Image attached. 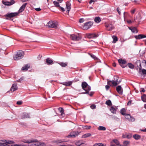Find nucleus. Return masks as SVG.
Masks as SVG:
<instances>
[{"label":"nucleus","instance_id":"obj_6","mask_svg":"<svg viewBox=\"0 0 146 146\" xmlns=\"http://www.w3.org/2000/svg\"><path fill=\"white\" fill-rule=\"evenodd\" d=\"M93 24V23L91 21L86 22L84 24L83 29H88L91 27Z\"/></svg>","mask_w":146,"mask_h":146},{"label":"nucleus","instance_id":"obj_45","mask_svg":"<svg viewBox=\"0 0 146 146\" xmlns=\"http://www.w3.org/2000/svg\"><path fill=\"white\" fill-rule=\"evenodd\" d=\"M112 142L115 143L116 145H118L119 144V142L116 139H113L112 140Z\"/></svg>","mask_w":146,"mask_h":146},{"label":"nucleus","instance_id":"obj_34","mask_svg":"<svg viewBox=\"0 0 146 146\" xmlns=\"http://www.w3.org/2000/svg\"><path fill=\"white\" fill-rule=\"evenodd\" d=\"M22 142L25 143H31L32 142V140L30 139H29V140H25L24 139L23 141Z\"/></svg>","mask_w":146,"mask_h":146},{"label":"nucleus","instance_id":"obj_2","mask_svg":"<svg viewBox=\"0 0 146 146\" xmlns=\"http://www.w3.org/2000/svg\"><path fill=\"white\" fill-rule=\"evenodd\" d=\"M24 55V53L22 50H19L16 54L13 55V59L15 60H17L22 59Z\"/></svg>","mask_w":146,"mask_h":146},{"label":"nucleus","instance_id":"obj_36","mask_svg":"<svg viewBox=\"0 0 146 146\" xmlns=\"http://www.w3.org/2000/svg\"><path fill=\"white\" fill-rule=\"evenodd\" d=\"M112 37L113 39V43H115L116 42V41L117 40V37L116 36L114 35Z\"/></svg>","mask_w":146,"mask_h":146},{"label":"nucleus","instance_id":"obj_63","mask_svg":"<svg viewBox=\"0 0 146 146\" xmlns=\"http://www.w3.org/2000/svg\"><path fill=\"white\" fill-rule=\"evenodd\" d=\"M127 22L129 24H130L132 23V21L131 20H127Z\"/></svg>","mask_w":146,"mask_h":146},{"label":"nucleus","instance_id":"obj_54","mask_svg":"<svg viewBox=\"0 0 146 146\" xmlns=\"http://www.w3.org/2000/svg\"><path fill=\"white\" fill-rule=\"evenodd\" d=\"M79 22L80 23H82L84 22V19L83 18H81L79 19Z\"/></svg>","mask_w":146,"mask_h":146},{"label":"nucleus","instance_id":"obj_3","mask_svg":"<svg viewBox=\"0 0 146 146\" xmlns=\"http://www.w3.org/2000/svg\"><path fill=\"white\" fill-rule=\"evenodd\" d=\"M30 146H45V144L43 143L38 142L36 139L32 140L30 143Z\"/></svg>","mask_w":146,"mask_h":146},{"label":"nucleus","instance_id":"obj_25","mask_svg":"<svg viewBox=\"0 0 146 146\" xmlns=\"http://www.w3.org/2000/svg\"><path fill=\"white\" fill-rule=\"evenodd\" d=\"M59 64L62 67H65L67 65L68 63L65 62V63L63 62H61L59 63Z\"/></svg>","mask_w":146,"mask_h":146},{"label":"nucleus","instance_id":"obj_11","mask_svg":"<svg viewBox=\"0 0 146 146\" xmlns=\"http://www.w3.org/2000/svg\"><path fill=\"white\" fill-rule=\"evenodd\" d=\"M79 133L78 131H74L70 133V134L68 136V137H74L77 136Z\"/></svg>","mask_w":146,"mask_h":146},{"label":"nucleus","instance_id":"obj_40","mask_svg":"<svg viewBox=\"0 0 146 146\" xmlns=\"http://www.w3.org/2000/svg\"><path fill=\"white\" fill-rule=\"evenodd\" d=\"M125 108H123L122 109H121V113L123 115H125L126 114L125 113Z\"/></svg>","mask_w":146,"mask_h":146},{"label":"nucleus","instance_id":"obj_43","mask_svg":"<svg viewBox=\"0 0 146 146\" xmlns=\"http://www.w3.org/2000/svg\"><path fill=\"white\" fill-rule=\"evenodd\" d=\"M94 146H104V144L102 143H97L94 144Z\"/></svg>","mask_w":146,"mask_h":146},{"label":"nucleus","instance_id":"obj_31","mask_svg":"<svg viewBox=\"0 0 146 146\" xmlns=\"http://www.w3.org/2000/svg\"><path fill=\"white\" fill-rule=\"evenodd\" d=\"M29 68V66L26 65L22 68V70H27Z\"/></svg>","mask_w":146,"mask_h":146},{"label":"nucleus","instance_id":"obj_1","mask_svg":"<svg viewBox=\"0 0 146 146\" xmlns=\"http://www.w3.org/2000/svg\"><path fill=\"white\" fill-rule=\"evenodd\" d=\"M114 80L109 81L107 82V84L110 86H116L121 82V80H119V77L117 76H114Z\"/></svg>","mask_w":146,"mask_h":146},{"label":"nucleus","instance_id":"obj_29","mask_svg":"<svg viewBox=\"0 0 146 146\" xmlns=\"http://www.w3.org/2000/svg\"><path fill=\"white\" fill-rule=\"evenodd\" d=\"M4 142H5L7 144H10L14 143H15L14 142L12 141L6 140H4Z\"/></svg>","mask_w":146,"mask_h":146},{"label":"nucleus","instance_id":"obj_56","mask_svg":"<svg viewBox=\"0 0 146 146\" xmlns=\"http://www.w3.org/2000/svg\"><path fill=\"white\" fill-rule=\"evenodd\" d=\"M22 102L21 101H17V104L18 105H21L22 104Z\"/></svg>","mask_w":146,"mask_h":146},{"label":"nucleus","instance_id":"obj_17","mask_svg":"<svg viewBox=\"0 0 146 146\" xmlns=\"http://www.w3.org/2000/svg\"><path fill=\"white\" fill-rule=\"evenodd\" d=\"M17 86L16 84H13L11 88V91H13V92H14L16 90H17Z\"/></svg>","mask_w":146,"mask_h":146},{"label":"nucleus","instance_id":"obj_50","mask_svg":"<svg viewBox=\"0 0 146 146\" xmlns=\"http://www.w3.org/2000/svg\"><path fill=\"white\" fill-rule=\"evenodd\" d=\"M97 1V0H90L89 2V3L90 4H91L92 3H94V2H96Z\"/></svg>","mask_w":146,"mask_h":146},{"label":"nucleus","instance_id":"obj_42","mask_svg":"<svg viewBox=\"0 0 146 146\" xmlns=\"http://www.w3.org/2000/svg\"><path fill=\"white\" fill-rule=\"evenodd\" d=\"M53 3L56 7H59L60 5L59 3L56 1H54Z\"/></svg>","mask_w":146,"mask_h":146},{"label":"nucleus","instance_id":"obj_14","mask_svg":"<svg viewBox=\"0 0 146 146\" xmlns=\"http://www.w3.org/2000/svg\"><path fill=\"white\" fill-rule=\"evenodd\" d=\"M108 31H110L114 28L113 25L111 24H107L105 25Z\"/></svg>","mask_w":146,"mask_h":146},{"label":"nucleus","instance_id":"obj_19","mask_svg":"<svg viewBox=\"0 0 146 146\" xmlns=\"http://www.w3.org/2000/svg\"><path fill=\"white\" fill-rule=\"evenodd\" d=\"M84 90L85 92H84L83 93V94H88V92L89 91L91 90V87L90 86H88L85 89H83Z\"/></svg>","mask_w":146,"mask_h":146},{"label":"nucleus","instance_id":"obj_26","mask_svg":"<svg viewBox=\"0 0 146 146\" xmlns=\"http://www.w3.org/2000/svg\"><path fill=\"white\" fill-rule=\"evenodd\" d=\"M92 135L90 133H87L83 135L82 136V138H85L88 137H89L91 136Z\"/></svg>","mask_w":146,"mask_h":146},{"label":"nucleus","instance_id":"obj_46","mask_svg":"<svg viewBox=\"0 0 146 146\" xmlns=\"http://www.w3.org/2000/svg\"><path fill=\"white\" fill-rule=\"evenodd\" d=\"M24 79V78L23 77H22L20 78L19 80H17L16 81L19 82H21Z\"/></svg>","mask_w":146,"mask_h":146},{"label":"nucleus","instance_id":"obj_41","mask_svg":"<svg viewBox=\"0 0 146 146\" xmlns=\"http://www.w3.org/2000/svg\"><path fill=\"white\" fill-rule=\"evenodd\" d=\"M3 142H1V146H10L9 145L6 143L4 142V140L2 141Z\"/></svg>","mask_w":146,"mask_h":146},{"label":"nucleus","instance_id":"obj_53","mask_svg":"<svg viewBox=\"0 0 146 146\" xmlns=\"http://www.w3.org/2000/svg\"><path fill=\"white\" fill-rule=\"evenodd\" d=\"M91 56L95 60H96L97 59V58L96 57V56L94 55H91Z\"/></svg>","mask_w":146,"mask_h":146},{"label":"nucleus","instance_id":"obj_59","mask_svg":"<svg viewBox=\"0 0 146 146\" xmlns=\"http://www.w3.org/2000/svg\"><path fill=\"white\" fill-rule=\"evenodd\" d=\"M135 12V9H134L131 11V12L132 14H134Z\"/></svg>","mask_w":146,"mask_h":146},{"label":"nucleus","instance_id":"obj_60","mask_svg":"<svg viewBox=\"0 0 146 146\" xmlns=\"http://www.w3.org/2000/svg\"><path fill=\"white\" fill-rule=\"evenodd\" d=\"M59 7H60V9H61V10L62 12H63L65 10H64V8H63L61 7H60V6Z\"/></svg>","mask_w":146,"mask_h":146},{"label":"nucleus","instance_id":"obj_18","mask_svg":"<svg viewBox=\"0 0 146 146\" xmlns=\"http://www.w3.org/2000/svg\"><path fill=\"white\" fill-rule=\"evenodd\" d=\"M66 8L67 9L68 13L69 12L71 9V4L69 2H67L66 3Z\"/></svg>","mask_w":146,"mask_h":146},{"label":"nucleus","instance_id":"obj_12","mask_svg":"<svg viewBox=\"0 0 146 146\" xmlns=\"http://www.w3.org/2000/svg\"><path fill=\"white\" fill-rule=\"evenodd\" d=\"M117 109V107L116 106H111L110 108V110L112 113L116 114Z\"/></svg>","mask_w":146,"mask_h":146},{"label":"nucleus","instance_id":"obj_13","mask_svg":"<svg viewBox=\"0 0 146 146\" xmlns=\"http://www.w3.org/2000/svg\"><path fill=\"white\" fill-rule=\"evenodd\" d=\"M116 90L119 94L122 95L123 94V90L121 86H117L116 88Z\"/></svg>","mask_w":146,"mask_h":146},{"label":"nucleus","instance_id":"obj_48","mask_svg":"<svg viewBox=\"0 0 146 146\" xmlns=\"http://www.w3.org/2000/svg\"><path fill=\"white\" fill-rule=\"evenodd\" d=\"M125 115V118L128 120L130 118V115L129 114H126Z\"/></svg>","mask_w":146,"mask_h":146},{"label":"nucleus","instance_id":"obj_47","mask_svg":"<svg viewBox=\"0 0 146 146\" xmlns=\"http://www.w3.org/2000/svg\"><path fill=\"white\" fill-rule=\"evenodd\" d=\"M139 73H140L141 72V63L140 62H139Z\"/></svg>","mask_w":146,"mask_h":146},{"label":"nucleus","instance_id":"obj_7","mask_svg":"<svg viewBox=\"0 0 146 146\" xmlns=\"http://www.w3.org/2000/svg\"><path fill=\"white\" fill-rule=\"evenodd\" d=\"M118 61L120 65L122 67L124 68L127 66V65H125L127 62L125 60L119 59Z\"/></svg>","mask_w":146,"mask_h":146},{"label":"nucleus","instance_id":"obj_16","mask_svg":"<svg viewBox=\"0 0 146 146\" xmlns=\"http://www.w3.org/2000/svg\"><path fill=\"white\" fill-rule=\"evenodd\" d=\"M27 4V3H26L22 5V6L20 7L19 10V13L22 12L24 11Z\"/></svg>","mask_w":146,"mask_h":146},{"label":"nucleus","instance_id":"obj_52","mask_svg":"<svg viewBox=\"0 0 146 146\" xmlns=\"http://www.w3.org/2000/svg\"><path fill=\"white\" fill-rule=\"evenodd\" d=\"M82 144V143H81V141H78L76 143V144L77 145H78V146H80V145L81 144Z\"/></svg>","mask_w":146,"mask_h":146},{"label":"nucleus","instance_id":"obj_38","mask_svg":"<svg viewBox=\"0 0 146 146\" xmlns=\"http://www.w3.org/2000/svg\"><path fill=\"white\" fill-rule=\"evenodd\" d=\"M132 135L131 134H129L126 135V137H124V135H123V138H127V139H130L132 137Z\"/></svg>","mask_w":146,"mask_h":146},{"label":"nucleus","instance_id":"obj_58","mask_svg":"<svg viewBox=\"0 0 146 146\" xmlns=\"http://www.w3.org/2000/svg\"><path fill=\"white\" fill-rule=\"evenodd\" d=\"M110 86H109L108 85H106L105 86V88L107 90H109V88H110Z\"/></svg>","mask_w":146,"mask_h":146},{"label":"nucleus","instance_id":"obj_8","mask_svg":"<svg viewBox=\"0 0 146 146\" xmlns=\"http://www.w3.org/2000/svg\"><path fill=\"white\" fill-rule=\"evenodd\" d=\"M98 36V35L94 33H88L86 35V37L88 38H95Z\"/></svg>","mask_w":146,"mask_h":146},{"label":"nucleus","instance_id":"obj_61","mask_svg":"<svg viewBox=\"0 0 146 146\" xmlns=\"http://www.w3.org/2000/svg\"><path fill=\"white\" fill-rule=\"evenodd\" d=\"M35 9L37 11H40L41 9L40 8H36Z\"/></svg>","mask_w":146,"mask_h":146},{"label":"nucleus","instance_id":"obj_5","mask_svg":"<svg viewBox=\"0 0 146 146\" xmlns=\"http://www.w3.org/2000/svg\"><path fill=\"white\" fill-rule=\"evenodd\" d=\"M50 28H56L57 27V23L54 21H50L47 23Z\"/></svg>","mask_w":146,"mask_h":146},{"label":"nucleus","instance_id":"obj_51","mask_svg":"<svg viewBox=\"0 0 146 146\" xmlns=\"http://www.w3.org/2000/svg\"><path fill=\"white\" fill-rule=\"evenodd\" d=\"M90 108L92 109H95L96 108V106L95 105H92L90 106Z\"/></svg>","mask_w":146,"mask_h":146},{"label":"nucleus","instance_id":"obj_22","mask_svg":"<svg viewBox=\"0 0 146 146\" xmlns=\"http://www.w3.org/2000/svg\"><path fill=\"white\" fill-rule=\"evenodd\" d=\"M88 86H89V85L86 82H83L82 83V87L83 89H85Z\"/></svg>","mask_w":146,"mask_h":146},{"label":"nucleus","instance_id":"obj_28","mask_svg":"<svg viewBox=\"0 0 146 146\" xmlns=\"http://www.w3.org/2000/svg\"><path fill=\"white\" fill-rule=\"evenodd\" d=\"M133 137L136 140H137L141 138V136L138 135L137 134H135L133 136Z\"/></svg>","mask_w":146,"mask_h":146},{"label":"nucleus","instance_id":"obj_39","mask_svg":"<svg viewBox=\"0 0 146 146\" xmlns=\"http://www.w3.org/2000/svg\"><path fill=\"white\" fill-rule=\"evenodd\" d=\"M98 129L99 130L105 131L106 130V128L104 127L100 126L98 127Z\"/></svg>","mask_w":146,"mask_h":146},{"label":"nucleus","instance_id":"obj_10","mask_svg":"<svg viewBox=\"0 0 146 146\" xmlns=\"http://www.w3.org/2000/svg\"><path fill=\"white\" fill-rule=\"evenodd\" d=\"M70 38L72 40H74L77 41L81 39L80 37L78 35H76L75 34L71 35Z\"/></svg>","mask_w":146,"mask_h":146},{"label":"nucleus","instance_id":"obj_33","mask_svg":"<svg viewBox=\"0 0 146 146\" xmlns=\"http://www.w3.org/2000/svg\"><path fill=\"white\" fill-rule=\"evenodd\" d=\"M59 110L61 113V115L62 116L64 114V109L62 108H59Z\"/></svg>","mask_w":146,"mask_h":146},{"label":"nucleus","instance_id":"obj_44","mask_svg":"<svg viewBox=\"0 0 146 146\" xmlns=\"http://www.w3.org/2000/svg\"><path fill=\"white\" fill-rule=\"evenodd\" d=\"M135 120V119H134V118H133L132 117H131V116H130V119H129L128 120L129 121L131 122H133Z\"/></svg>","mask_w":146,"mask_h":146},{"label":"nucleus","instance_id":"obj_24","mask_svg":"<svg viewBox=\"0 0 146 146\" xmlns=\"http://www.w3.org/2000/svg\"><path fill=\"white\" fill-rule=\"evenodd\" d=\"M94 20L95 22L99 23L101 21V18L99 17H96L94 19Z\"/></svg>","mask_w":146,"mask_h":146},{"label":"nucleus","instance_id":"obj_4","mask_svg":"<svg viewBox=\"0 0 146 146\" xmlns=\"http://www.w3.org/2000/svg\"><path fill=\"white\" fill-rule=\"evenodd\" d=\"M18 13L17 12L11 13H8L7 14L4 15V16L7 17L8 18H6V19L9 20V19L8 18H9L10 19L11 18L16 16L18 15Z\"/></svg>","mask_w":146,"mask_h":146},{"label":"nucleus","instance_id":"obj_30","mask_svg":"<svg viewBox=\"0 0 146 146\" xmlns=\"http://www.w3.org/2000/svg\"><path fill=\"white\" fill-rule=\"evenodd\" d=\"M130 142L128 141H125L123 142V146H127L129 144Z\"/></svg>","mask_w":146,"mask_h":146},{"label":"nucleus","instance_id":"obj_23","mask_svg":"<svg viewBox=\"0 0 146 146\" xmlns=\"http://www.w3.org/2000/svg\"><path fill=\"white\" fill-rule=\"evenodd\" d=\"M46 62L47 64H51L52 63L53 61L49 58H47L46 59Z\"/></svg>","mask_w":146,"mask_h":146},{"label":"nucleus","instance_id":"obj_21","mask_svg":"<svg viewBox=\"0 0 146 146\" xmlns=\"http://www.w3.org/2000/svg\"><path fill=\"white\" fill-rule=\"evenodd\" d=\"M21 118L22 119L29 118H30L29 115L27 113H23L22 115Z\"/></svg>","mask_w":146,"mask_h":146},{"label":"nucleus","instance_id":"obj_27","mask_svg":"<svg viewBox=\"0 0 146 146\" xmlns=\"http://www.w3.org/2000/svg\"><path fill=\"white\" fill-rule=\"evenodd\" d=\"M105 104L109 106H110L112 105L111 102L110 100H108L106 102Z\"/></svg>","mask_w":146,"mask_h":146},{"label":"nucleus","instance_id":"obj_62","mask_svg":"<svg viewBox=\"0 0 146 146\" xmlns=\"http://www.w3.org/2000/svg\"><path fill=\"white\" fill-rule=\"evenodd\" d=\"M85 127H86V128L87 129H90L91 127L90 126H85Z\"/></svg>","mask_w":146,"mask_h":146},{"label":"nucleus","instance_id":"obj_64","mask_svg":"<svg viewBox=\"0 0 146 146\" xmlns=\"http://www.w3.org/2000/svg\"><path fill=\"white\" fill-rule=\"evenodd\" d=\"M11 146H18V144H14V145H11Z\"/></svg>","mask_w":146,"mask_h":146},{"label":"nucleus","instance_id":"obj_15","mask_svg":"<svg viewBox=\"0 0 146 146\" xmlns=\"http://www.w3.org/2000/svg\"><path fill=\"white\" fill-rule=\"evenodd\" d=\"M134 37L136 39H140L146 38V35L142 34H140L138 35H135L134 36Z\"/></svg>","mask_w":146,"mask_h":146},{"label":"nucleus","instance_id":"obj_57","mask_svg":"<svg viewBox=\"0 0 146 146\" xmlns=\"http://www.w3.org/2000/svg\"><path fill=\"white\" fill-rule=\"evenodd\" d=\"M94 94V92H90V93L89 92H88V94L90 96H92Z\"/></svg>","mask_w":146,"mask_h":146},{"label":"nucleus","instance_id":"obj_32","mask_svg":"<svg viewBox=\"0 0 146 146\" xmlns=\"http://www.w3.org/2000/svg\"><path fill=\"white\" fill-rule=\"evenodd\" d=\"M72 81H69L64 83V85L66 86H70L72 84Z\"/></svg>","mask_w":146,"mask_h":146},{"label":"nucleus","instance_id":"obj_35","mask_svg":"<svg viewBox=\"0 0 146 146\" xmlns=\"http://www.w3.org/2000/svg\"><path fill=\"white\" fill-rule=\"evenodd\" d=\"M141 99L144 102H146V95L145 94H144L141 97Z\"/></svg>","mask_w":146,"mask_h":146},{"label":"nucleus","instance_id":"obj_9","mask_svg":"<svg viewBox=\"0 0 146 146\" xmlns=\"http://www.w3.org/2000/svg\"><path fill=\"white\" fill-rule=\"evenodd\" d=\"M3 3L5 5L10 6L15 3V1L14 0H11L10 1H3Z\"/></svg>","mask_w":146,"mask_h":146},{"label":"nucleus","instance_id":"obj_37","mask_svg":"<svg viewBox=\"0 0 146 146\" xmlns=\"http://www.w3.org/2000/svg\"><path fill=\"white\" fill-rule=\"evenodd\" d=\"M127 65L128 67L131 69H133L134 67V65L130 63H128Z\"/></svg>","mask_w":146,"mask_h":146},{"label":"nucleus","instance_id":"obj_49","mask_svg":"<svg viewBox=\"0 0 146 146\" xmlns=\"http://www.w3.org/2000/svg\"><path fill=\"white\" fill-rule=\"evenodd\" d=\"M142 74H146V70L144 69H143L141 71Z\"/></svg>","mask_w":146,"mask_h":146},{"label":"nucleus","instance_id":"obj_20","mask_svg":"<svg viewBox=\"0 0 146 146\" xmlns=\"http://www.w3.org/2000/svg\"><path fill=\"white\" fill-rule=\"evenodd\" d=\"M129 29L131 30L132 33H134L136 32V33L138 32L137 29L136 27H129Z\"/></svg>","mask_w":146,"mask_h":146},{"label":"nucleus","instance_id":"obj_55","mask_svg":"<svg viewBox=\"0 0 146 146\" xmlns=\"http://www.w3.org/2000/svg\"><path fill=\"white\" fill-rule=\"evenodd\" d=\"M117 11L118 12V14L119 15H120L121 13L120 11V9L119 7H117Z\"/></svg>","mask_w":146,"mask_h":146}]
</instances>
